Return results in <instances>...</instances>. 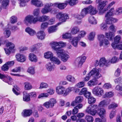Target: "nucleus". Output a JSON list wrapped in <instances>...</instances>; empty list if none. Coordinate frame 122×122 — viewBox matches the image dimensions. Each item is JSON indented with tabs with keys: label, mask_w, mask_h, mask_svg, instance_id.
<instances>
[{
	"label": "nucleus",
	"mask_w": 122,
	"mask_h": 122,
	"mask_svg": "<svg viewBox=\"0 0 122 122\" xmlns=\"http://www.w3.org/2000/svg\"><path fill=\"white\" fill-rule=\"evenodd\" d=\"M122 14V7H121L117 8L114 10V8L111 9L105 14V16L106 23L108 24H111L117 22V19L111 17L114 15H119Z\"/></svg>",
	"instance_id": "nucleus-1"
},
{
	"label": "nucleus",
	"mask_w": 122,
	"mask_h": 122,
	"mask_svg": "<svg viewBox=\"0 0 122 122\" xmlns=\"http://www.w3.org/2000/svg\"><path fill=\"white\" fill-rule=\"evenodd\" d=\"M115 36L114 33L111 31L105 32V35L103 34H98L97 38L99 42V46L100 47H108L110 44L109 41L106 38V37L108 39L112 40Z\"/></svg>",
	"instance_id": "nucleus-2"
},
{
	"label": "nucleus",
	"mask_w": 122,
	"mask_h": 122,
	"mask_svg": "<svg viewBox=\"0 0 122 122\" xmlns=\"http://www.w3.org/2000/svg\"><path fill=\"white\" fill-rule=\"evenodd\" d=\"M95 2L98 4L97 8L100 15L103 14L115 3V1H112L107 6L108 2L107 0H96Z\"/></svg>",
	"instance_id": "nucleus-3"
},
{
	"label": "nucleus",
	"mask_w": 122,
	"mask_h": 122,
	"mask_svg": "<svg viewBox=\"0 0 122 122\" xmlns=\"http://www.w3.org/2000/svg\"><path fill=\"white\" fill-rule=\"evenodd\" d=\"M101 69L100 68H93L84 78V81H87L90 80L91 77L93 78V80H96L99 79L102 77V75L101 74Z\"/></svg>",
	"instance_id": "nucleus-4"
},
{
	"label": "nucleus",
	"mask_w": 122,
	"mask_h": 122,
	"mask_svg": "<svg viewBox=\"0 0 122 122\" xmlns=\"http://www.w3.org/2000/svg\"><path fill=\"white\" fill-rule=\"evenodd\" d=\"M70 88L69 87L66 89L64 86L59 85L56 86L55 88L56 92L58 95H63L64 96H66L68 95L70 91Z\"/></svg>",
	"instance_id": "nucleus-5"
},
{
	"label": "nucleus",
	"mask_w": 122,
	"mask_h": 122,
	"mask_svg": "<svg viewBox=\"0 0 122 122\" xmlns=\"http://www.w3.org/2000/svg\"><path fill=\"white\" fill-rule=\"evenodd\" d=\"M98 108V107L97 105L94 104L90 105L87 107L85 112L90 115L94 116L97 112L96 109Z\"/></svg>",
	"instance_id": "nucleus-6"
},
{
	"label": "nucleus",
	"mask_w": 122,
	"mask_h": 122,
	"mask_svg": "<svg viewBox=\"0 0 122 122\" xmlns=\"http://www.w3.org/2000/svg\"><path fill=\"white\" fill-rule=\"evenodd\" d=\"M58 51L56 53V56L58 57H60L61 60L64 62H66L69 58V56L65 53V51L62 49Z\"/></svg>",
	"instance_id": "nucleus-7"
},
{
	"label": "nucleus",
	"mask_w": 122,
	"mask_h": 122,
	"mask_svg": "<svg viewBox=\"0 0 122 122\" xmlns=\"http://www.w3.org/2000/svg\"><path fill=\"white\" fill-rule=\"evenodd\" d=\"M37 22L36 17H34L33 15H29L26 16L23 20L24 23L26 25L28 23L35 24Z\"/></svg>",
	"instance_id": "nucleus-8"
},
{
	"label": "nucleus",
	"mask_w": 122,
	"mask_h": 122,
	"mask_svg": "<svg viewBox=\"0 0 122 122\" xmlns=\"http://www.w3.org/2000/svg\"><path fill=\"white\" fill-rule=\"evenodd\" d=\"M53 5V4L49 2L45 4L44 7L42 9L41 12L42 14H46L51 12L52 9L50 8L51 6Z\"/></svg>",
	"instance_id": "nucleus-9"
},
{
	"label": "nucleus",
	"mask_w": 122,
	"mask_h": 122,
	"mask_svg": "<svg viewBox=\"0 0 122 122\" xmlns=\"http://www.w3.org/2000/svg\"><path fill=\"white\" fill-rule=\"evenodd\" d=\"M92 92L96 96L101 97L103 94L104 91L102 88L99 86H97L93 89Z\"/></svg>",
	"instance_id": "nucleus-10"
},
{
	"label": "nucleus",
	"mask_w": 122,
	"mask_h": 122,
	"mask_svg": "<svg viewBox=\"0 0 122 122\" xmlns=\"http://www.w3.org/2000/svg\"><path fill=\"white\" fill-rule=\"evenodd\" d=\"M56 18L60 21H61V23L66 21V20L69 18V16L66 14L60 12L56 15Z\"/></svg>",
	"instance_id": "nucleus-11"
},
{
	"label": "nucleus",
	"mask_w": 122,
	"mask_h": 122,
	"mask_svg": "<svg viewBox=\"0 0 122 122\" xmlns=\"http://www.w3.org/2000/svg\"><path fill=\"white\" fill-rule=\"evenodd\" d=\"M86 59V57L85 56H81L79 57L76 59L75 63L78 64V67H81Z\"/></svg>",
	"instance_id": "nucleus-12"
},
{
	"label": "nucleus",
	"mask_w": 122,
	"mask_h": 122,
	"mask_svg": "<svg viewBox=\"0 0 122 122\" xmlns=\"http://www.w3.org/2000/svg\"><path fill=\"white\" fill-rule=\"evenodd\" d=\"M15 57L16 60L20 62H24L26 61V57L25 55L19 53L16 55Z\"/></svg>",
	"instance_id": "nucleus-13"
},
{
	"label": "nucleus",
	"mask_w": 122,
	"mask_h": 122,
	"mask_svg": "<svg viewBox=\"0 0 122 122\" xmlns=\"http://www.w3.org/2000/svg\"><path fill=\"white\" fill-rule=\"evenodd\" d=\"M45 67L46 70L49 72L54 71L56 68L55 65L50 62H48L46 64Z\"/></svg>",
	"instance_id": "nucleus-14"
},
{
	"label": "nucleus",
	"mask_w": 122,
	"mask_h": 122,
	"mask_svg": "<svg viewBox=\"0 0 122 122\" xmlns=\"http://www.w3.org/2000/svg\"><path fill=\"white\" fill-rule=\"evenodd\" d=\"M50 45L51 47L56 51V53H57L58 51L61 50L62 49L61 48H57L56 47L58 46L59 42L56 41H52L50 43Z\"/></svg>",
	"instance_id": "nucleus-15"
},
{
	"label": "nucleus",
	"mask_w": 122,
	"mask_h": 122,
	"mask_svg": "<svg viewBox=\"0 0 122 122\" xmlns=\"http://www.w3.org/2000/svg\"><path fill=\"white\" fill-rule=\"evenodd\" d=\"M32 113V110L31 109H25L23 111L21 114L23 117H26L30 116Z\"/></svg>",
	"instance_id": "nucleus-16"
},
{
	"label": "nucleus",
	"mask_w": 122,
	"mask_h": 122,
	"mask_svg": "<svg viewBox=\"0 0 122 122\" xmlns=\"http://www.w3.org/2000/svg\"><path fill=\"white\" fill-rule=\"evenodd\" d=\"M31 3L32 4L38 7L42 6L43 5L41 0H31Z\"/></svg>",
	"instance_id": "nucleus-17"
},
{
	"label": "nucleus",
	"mask_w": 122,
	"mask_h": 122,
	"mask_svg": "<svg viewBox=\"0 0 122 122\" xmlns=\"http://www.w3.org/2000/svg\"><path fill=\"white\" fill-rule=\"evenodd\" d=\"M121 39V36L119 35H118L114 38V42L112 43L111 44L112 46H113V47L115 46V45L117 44H118L120 42Z\"/></svg>",
	"instance_id": "nucleus-18"
},
{
	"label": "nucleus",
	"mask_w": 122,
	"mask_h": 122,
	"mask_svg": "<svg viewBox=\"0 0 122 122\" xmlns=\"http://www.w3.org/2000/svg\"><path fill=\"white\" fill-rule=\"evenodd\" d=\"M109 63L108 60H107L105 57H103L100 60L99 65L102 66H108L109 65Z\"/></svg>",
	"instance_id": "nucleus-19"
},
{
	"label": "nucleus",
	"mask_w": 122,
	"mask_h": 122,
	"mask_svg": "<svg viewBox=\"0 0 122 122\" xmlns=\"http://www.w3.org/2000/svg\"><path fill=\"white\" fill-rule=\"evenodd\" d=\"M28 57L30 61L32 62L36 63L38 61L37 57L35 54L33 53L29 54Z\"/></svg>",
	"instance_id": "nucleus-20"
},
{
	"label": "nucleus",
	"mask_w": 122,
	"mask_h": 122,
	"mask_svg": "<svg viewBox=\"0 0 122 122\" xmlns=\"http://www.w3.org/2000/svg\"><path fill=\"white\" fill-rule=\"evenodd\" d=\"M80 40L76 36H75L72 39L71 43L73 46L76 48L78 47V42Z\"/></svg>",
	"instance_id": "nucleus-21"
},
{
	"label": "nucleus",
	"mask_w": 122,
	"mask_h": 122,
	"mask_svg": "<svg viewBox=\"0 0 122 122\" xmlns=\"http://www.w3.org/2000/svg\"><path fill=\"white\" fill-rule=\"evenodd\" d=\"M36 18L37 22L39 21L40 22L46 21L48 20L50 18L49 16L45 15Z\"/></svg>",
	"instance_id": "nucleus-22"
},
{
	"label": "nucleus",
	"mask_w": 122,
	"mask_h": 122,
	"mask_svg": "<svg viewBox=\"0 0 122 122\" xmlns=\"http://www.w3.org/2000/svg\"><path fill=\"white\" fill-rule=\"evenodd\" d=\"M10 1L9 0H3L1 3V5H0V11L3 9H6L9 5Z\"/></svg>",
	"instance_id": "nucleus-23"
},
{
	"label": "nucleus",
	"mask_w": 122,
	"mask_h": 122,
	"mask_svg": "<svg viewBox=\"0 0 122 122\" xmlns=\"http://www.w3.org/2000/svg\"><path fill=\"white\" fill-rule=\"evenodd\" d=\"M67 4L66 2L63 3H56L53 4V5L57 7L59 9H63L66 6Z\"/></svg>",
	"instance_id": "nucleus-24"
},
{
	"label": "nucleus",
	"mask_w": 122,
	"mask_h": 122,
	"mask_svg": "<svg viewBox=\"0 0 122 122\" xmlns=\"http://www.w3.org/2000/svg\"><path fill=\"white\" fill-rule=\"evenodd\" d=\"M108 101V100H104L100 101L97 105L98 108V107H105L107 106L109 103V102Z\"/></svg>",
	"instance_id": "nucleus-25"
},
{
	"label": "nucleus",
	"mask_w": 122,
	"mask_h": 122,
	"mask_svg": "<svg viewBox=\"0 0 122 122\" xmlns=\"http://www.w3.org/2000/svg\"><path fill=\"white\" fill-rule=\"evenodd\" d=\"M37 38L39 39L42 40L45 39V35L43 30H40L38 31L37 33Z\"/></svg>",
	"instance_id": "nucleus-26"
},
{
	"label": "nucleus",
	"mask_w": 122,
	"mask_h": 122,
	"mask_svg": "<svg viewBox=\"0 0 122 122\" xmlns=\"http://www.w3.org/2000/svg\"><path fill=\"white\" fill-rule=\"evenodd\" d=\"M6 46L11 51H14L15 50V45L12 42H9L7 43Z\"/></svg>",
	"instance_id": "nucleus-27"
},
{
	"label": "nucleus",
	"mask_w": 122,
	"mask_h": 122,
	"mask_svg": "<svg viewBox=\"0 0 122 122\" xmlns=\"http://www.w3.org/2000/svg\"><path fill=\"white\" fill-rule=\"evenodd\" d=\"M61 24V22H59L55 26L50 27L48 29V33H50L56 31L57 30L56 27L60 25Z\"/></svg>",
	"instance_id": "nucleus-28"
},
{
	"label": "nucleus",
	"mask_w": 122,
	"mask_h": 122,
	"mask_svg": "<svg viewBox=\"0 0 122 122\" xmlns=\"http://www.w3.org/2000/svg\"><path fill=\"white\" fill-rule=\"evenodd\" d=\"M25 31L30 36H33L36 34V31L29 27H27L25 29Z\"/></svg>",
	"instance_id": "nucleus-29"
},
{
	"label": "nucleus",
	"mask_w": 122,
	"mask_h": 122,
	"mask_svg": "<svg viewBox=\"0 0 122 122\" xmlns=\"http://www.w3.org/2000/svg\"><path fill=\"white\" fill-rule=\"evenodd\" d=\"M97 112L100 117H105V115L106 114V112L105 109L104 108H101Z\"/></svg>",
	"instance_id": "nucleus-30"
},
{
	"label": "nucleus",
	"mask_w": 122,
	"mask_h": 122,
	"mask_svg": "<svg viewBox=\"0 0 122 122\" xmlns=\"http://www.w3.org/2000/svg\"><path fill=\"white\" fill-rule=\"evenodd\" d=\"M66 78L68 81L72 83H74L76 81L75 78L71 75H67L66 76Z\"/></svg>",
	"instance_id": "nucleus-31"
},
{
	"label": "nucleus",
	"mask_w": 122,
	"mask_h": 122,
	"mask_svg": "<svg viewBox=\"0 0 122 122\" xmlns=\"http://www.w3.org/2000/svg\"><path fill=\"white\" fill-rule=\"evenodd\" d=\"M0 78L2 79H4L3 81L5 82H8L6 81L5 80H9L8 81H11L12 80V78L6 75H3L0 73Z\"/></svg>",
	"instance_id": "nucleus-32"
},
{
	"label": "nucleus",
	"mask_w": 122,
	"mask_h": 122,
	"mask_svg": "<svg viewBox=\"0 0 122 122\" xmlns=\"http://www.w3.org/2000/svg\"><path fill=\"white\" fill-rule=\"evenodd\" d=\"M50 61L54 64L57 65H60L61 63L60 60L57 57L53 56L50 59Z\"/></svg>",
	"instance_id": "nucleus-33"
},
{
	"label": "nucleus",
	"mask_w": 122,
	"mask_h": 122,
	"mask_svg": "<svg viewBox=\"0 0 122 122\" xmlns=\"http://www.w3.org/2000/svg\"><path fill=\"white\" fill-rule=\"evenodd\" d=\"M53 54L51 52L48 51L44 53V57L46 59H50H50L53 56Z\"/></svg>",
	"instance_id": "nucleus-34"
},
{
	"label": "nucleus",
	"mask_w": 122,
	"mask_h": 122,
	"mask_svg": "<svg viewBox=\"0 0 122 122\" xmlns=\"http://www.w3.org/2000/svg\"><path fill=\"white\" fill-rule=\"evenodd\" d=\"M27 72L31 75H34L35 73V67L34 66L29 67L27 70Z\"/></svg>",
	"instance_id": "nucleus-35"
},
{
	"label": "nucleus",
	"mask_w": 122,
	"mask_h": 122,
	"mask_svg": "<svg viewBox=\"0 0 122 122\" xmlns=\"http://www.w3.org/2000/svg\"><path fill=\"white\" fill-rule=\"evenodd\" d=\"M88 20L89 22L91 24L95 25L97 23L96 20L92 16H91L89 17Z\"/></svg>",
	"instance_id": "nucleus-36"
},
{
	"label": "nucleus",
	"mask_w": 122,
	"mask_h": 122,
	"mask_svg": "<svg viewBox=\"0 0 122 122\" xmlns=\"http://www.w3.org/2000/svg\"><path fill=\"white\" fill-rule=\"evenodd\" d=\"M80 29L77 27H75L73 28L71 30V33L72 35H75L79 32Z\"/></svg>",
	"instance_id": "nucleus-37"
},
{
	"label": "nucleus",
	"mask_w": 122,
	"mask_h": 122,
	"mask_svg": "<svg viewBox=\"0 0 122 122\" xmlns=\"http://www.w3.org/2000/svg\"><path fill=\"white\" fill-rule=\"evenodd\" d=\"M23 101H24L27 102L30 100V97L29 93L25 92L23 94Z\"/></svg>",
	"instance_id": "nucleus-38"
},
{
	"label": "nucleus",
	"mask_w": 122,
	"mask_h": 122,
	"mask_svg": "<svg viewBox=\"0 0 122 122\" xmlns=\"http://www.w3.org/2000/svg\"><path fill=\"white\" fill-rule=\"evenodd\" d=\"M20 2L19 5L20 7H24L26 5V3L29 1L30 0H18Z\"/></svg>",
	"instance_id": "nucleus-39"
},
{
	"label": "nucleus",
	"mask_w": 122,
	"mask_h": 122,
	"mask_svg": "<svg viewBox=\"0 0 122 122\" xmlns=\"http://www.w3.org/2000/svg\"><path fill=\"white\" fill-rule=\"evenodd\" d=\"M67 4H68L71 6L76 5L78 2L77 0H66V1Z\"/></svg>",
	"instance_id": "nucleus-40"
},
{
	"label": "nucleus",
	"mask_w": 122,
	"mask_h": 122,
	"mask_svg": "<svg viewBox=\"0 0 122 122\" xmlns=\"http://www.w3.org/2000/svg\"><path fill=\"white\" fill-rule=\"evenodd\" d=\"M48 101L52 108L53 107L57 102L56 100L53 98H51Z\"/></svg>",
	"instance_id": "nucleus-41"
},
{
	"label": "nucleus",
	"mask_w": 122,
	"mask_h": 122,
	"mask_svg": "<svg viewBox=\"0 0 122 122\" xmlns=\"http://www.w3.org/2000/svg\"><path fill=\"white\" fill-rule=\"evenodd\" d=\"M114 95L113 93L112 92H106L105 94L103 96V97L105 98L106 97H111Z\"/></svg>",
	"instance_id": "nucleus-42"
},
{
	"label": "nucleus",
	"mask_w": 122,
	"mask_h": 122,
	"mask_svg": "<svg viewBox=\"0 0 122 122\" xmlns=\"http://www.w3.org/2000/svg\"><path fill=\"white\" fill-rule=\"evenodd\" d=\"M25 89L26 90H30L32 88L31 84L28 82H25L24 83Z\"/></svg>",
	"instance_id": "nucleus-43"
},
{
	"label": "nucleus",
	"mask_w": 122,
	"mask_h": 122,
	"mask_svg": "<svg viewBox=\"0 0 122 122\" xmlns=\"http://www.w3.org/2000/svg\"><path fill=\"white\" fill-rule=\"evenodd\" d=\"M48 86L49 85L47 83L45 82H41L40 84L39 89H41L43 88H48Z\"/></svg>",
	"instance_id": "nucleus-44"
},
{
	"label": "nucleus",
	"mask_w": 122,
	"mask_h": 122,
	"mask_svg": "<svg viewBox=\"0 0 122 122\" xmlns=\"http://www.w3.org/2000/svg\"><path fill=\"white\" fill-rule=\"evenodd\" d=\"M109 65L111 63L114 64L116 63L118 61L117 57L114 56L112 57L111 60H108Z\"/></svg>",
	"instance_id": "nucleus-45"
},
{
	"label": "nucleus",
	"mask_w": 122,
	"mask_h": 122,
	"mask_svg": "<svg viewBox=\"0 0 122 122\" xmlns=\"http://www.w3.org/2000/svg\"><path fill=\"white\" fill-rule=\"evenodd\" d=\"M86 34V32L84 30H81L80 31L78 35L76 36L80 40L84 37Z\"/></svg>",
	"instance_id": "nucleus-46"
},
{
	"label": "nucleus",
	"mask_w": 122,
	"mask_h": 122,
	"mask_svg": "<svg viewBox=\"0 0 122 122\" xmlns=\"http://www.w3.org/2000/svg\"><path fill=\"white\" fill-rule=\"evenodd\" d=\"M69 88H70V91L69 92V93L73 90H74L75 92L76 93H77L80 91V89L79 88H77V87H76L75 85L74 87H69Z\"/></svg>",
	"instance_id": "nucleus-47"
},
{
	"label": "nucleus",
	"mask_w": 122,
	"mask_h": 122,
	"mask_svg": "<svg viewBox=\"0 0 122 122\" xmlns=\"http://www.w3.org/2000/svg\"><path fill=\"white\" fill-rule=\"evenodd\" d=\"M11 33L10 30L8 29H5L4 34L5 37L8 38L10 37Z\"/></svg>",
	"instance_id": "nucleus-48"
},
{
	"label": "nucleus",
	"mask_w": 122,
	"mask_h": 122,
	"mask_svg": "<svg viewBox=\"0 0 122 122\" xmlns=\"http://www.w3.org/2000/svg\"><path fill=\"white\" fill-rule=\"evenodd\" d=\"M20 90V89L18 87L16 86H14V87L13 88L12 91L16 95H19L20 93L17 91H19Z\"/></svg>",
	"instance_id": "nucleus-49"
},
{
	"label": "nucleus",
	"mask_w": 122,
	"mask_h": 122,
	"mask_svg": "<svg viewBox=\"0 0 122 122\" xmlns=\"http://www.w3.org/2000/svg\"><path fill=\"white\" fill-rule=\"evenodd\" d=\"M95 36V33L92 32L90 33L88 37V39L89 40L92 41L94 39Z\"/></svg>",
	"instance_id": "nucleus-50"
},
{
	"label": "nucleus",
	"mask_w": 122,
	"mask_h": 122,
	"mask_svg": "<svg viewBox=\"0 0 122 122\" xmlns=\"http://www.w3.org/2000/svg\"><path fill=\"white\" fill-rule=\"evenodd\" d=\"M85 118L87 122H93L94 121V118L93 117L89 115H86Z\"/></svg>",
	"instance_id": "nucleus-51"
},
{
	"label": "nucleus",
	"mask_w": 122,
	"mask_h": 122,
	"mask_svg": "<svg viewBox=\"0 0 122 122\" xmlns=\"http://www.w3.org/2000/svg\"><path fill=\"white\" fill-rule=\"evenodd\" d=\"M46 92L49 95H52L54 94L55 90L53 88H49L47 90Z\"/></svg>",
	"instance_id": "nucleus-52"
},
{
	"label": "nucleus",
	"mask_w": 122,
	"mask_h": 122,
	"mask_svg": "<svg viewBox=\"0 0 122 122\" xmlns=\"http://www.w3.org/2000/svg\"><path fill=\"white\" fill-rule=\"evenodd\" d=\"M88 103L90 104H94L96 101V99L93 97L91 96L88 98Z\"/></svg>",
	"instance_id": "nucleus-53"
},
{
	"label": "nucleus",
	"mask_w": 122,
	"mask_h": 122,
	"mask_svg": "<svg viewBox=\"0 0 122 122\" xmlns=\"http://www.w3.org/2000/svg\"><path fill=\"white\" fill-rule=\"evenodd\" d=\"M48 23L47 22H44L42 23L41 25V29L43 30L47 28L48 26Z\"/></svg>",
	"instance_id": "nucleus-54"
},
{
	"label": "nucleus",
	"mask_w": 122,
	"mask_h": 122,
	"mask_svg": "<svg viewBox=\"0 0 122 122\" xmlns=\"http://www.w3.org/2000/svg\"><path fill=\"white\" fill-rule=\"evenodd\" d=\"M17 18L15 16H13L10 18V21L12 24H14L17 21Z\"/></svg>",
	"instance_id": "nucleus-55"
},
{
	"label": "nucleus",
	"mask_w": 122,
	"mask_h": 122,
	"mask_svg": "<svg viewBox=\"0 0 122 122\" xmlns=\"http://www.w3.org/2000/svg\"><path fill=\"white\" fill-rule=\"evenodd\" d=\"M100 28L101 30L105 31L107 28V25L105 23L103 22L101 24Z\"/></svg>",
	"instance_id": "nucleus-56"
},
{
	"label": "nucleus",
	"mask_w": 122,
	"mask_h": 122,
	"mask_svg": "<svg viewBox=\"0 0 122 122\" xmlns=\"http://www.w3.org/2000/svg\"><path fill=\"white\" fill-rule=\"evenodd\" d=\"M85 83L83 81H80L75 85V87L77 88H81L85 86Z\"/></svg>",
	"instance_id": "nucleus-57"
},
{
	"label": "nucleus",
	"mask_w": 122,
	"mask_h": 122,
	"mask_svg": "<svg viewBox=\"0 0 122 122\" xmlns=\"http://www.w3.org/2000/svg\"><path fill=\"white\" fill-rule=\"evenodd\" d=\"M49 96V95L47 93H43L40 94L39 95L38 97V99H40L43 97L47 98Z\"/></svg>",
	"instance_id": "nucleus-58"
},
{
	"label": "nucleus",
	"mask_w": 122,
	"mask_h": 122,
	"mask_svg": "<svg viewBox=\"0 0 122 122\" xmlns=\"http://www.w3.org/2000/svg\"><path fill=\"white\" fill-rule=\"evenodd\" d=\"M62 37L65 39H70L71 38V33H66L63 35Z\"/></svg>",
	"instance_id": "nucleus-59"
},
{
	"label": "nucleus",
	"mask_w": 122,
	"mask_h": 122,
	"mask_svg": "<svg viewBox=\"0 0 122 122\" xmlns=\"http://www.w3.org/2000/svg\"><path fill=\"white\" fill-rule=\"evenodd\" d=\"M97 83L95 81H94L93 80H91L87 82V85L88 86H94L97 85Z\"/></svg>",
	"instance_id": "nucleus-60"
},
{
	"label": "nucleus",
	"mask_w": 122,
	"mask_h": 122,
	"mask_svg": "<svg viewBox=\"0 0 122 122\" xmlns=\"http://www.w3.org/2000/svg\"><path fill=\"white\" fill-rule=\"evenodd\" d=\"M115 47L112 46L114 49H117L119 50H122V41L120 44H115Z\"/></svg>",
	"instance_id": "nucleus-61"
},
{
	"label": "nucleus",
	"mask_w": 122,
	"mask_h": 122,
	"mask_svg": "<svg viewBox=\"0 0 122 122\" xmlns=\"http://www.w3.org/2000/svg\"><path fill=\"white\" fill-rule=\"evenodd\" d=\"M74 16L75 18L78 20H81L84 17L80 13L79 14H75L74 15Z\"/></svg>",
	"instance_id": "nucleus-62"
},
{
	"label": "nucleus",
	"mask_w": 122,
	"mask_h": 122,
	"mask_svg": "<svg viewBox=\"0 0 122 122\" xmlns=\"http://www.w3.org/2000/svg\"><path fill=\"white\" fill-rule=\"evenodd\" d=\"M83 100L82 97L81 96H78L76 97L75 99V101L77 103L81 102Z\"/></svg>",
	"instance_id": "nucleus-63"
},
{
	"label": "nucleus",
	"mask_w": 122,
	"mask_h": 122,
	"mask_svg": "<svg viewBox=\"0 0 122 122\" xmlns=\"http://www.w3.org/2000/svg\"><path fill=\"white\" fill-rule=\"evenodd\" d=\"M43 105L47 109L52 108L48 101L44 102L43 104Z\"/></svg>",
	"instance_id": "nucleus-64"
}]
</instances>
